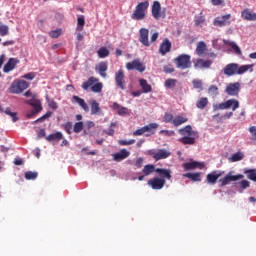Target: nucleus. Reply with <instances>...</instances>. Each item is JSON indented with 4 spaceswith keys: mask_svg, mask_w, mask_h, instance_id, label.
I'll return each instance as SVG.
<instances>
[{
    "mask_svg": "<svg viewBox=\"0 0 256 256\" xmlns=\"http://www.w3.org/2000/svg\"><path fill=\"white\" fill-rule=\"evenodd\" d=\"M241 18L244 19V21H256V13L246 8L241 12Z\"/></svg>",
    "mask_w": 256,
    "mask_h": 256,
    "instance_id": "obj_16",
    "label": "nucleus"
},
{
    "mask_svg": "<svg viewBox=\"0 0 256 256\" xmlns=\"http://www.w3.org/2000/svg\"><path fill=\"white\" fill-rule=\"evenodd\" d=\"M37 177H39V173L37 172H33V171L25 172V179H27V181H35Z\"/></svg>",
    "mask_w": 256,
    "mask_h": 256,
    "instance_id": "obj_42",
    "label": "nucleus"
},
{
    "mask_svg": "<svg viewBox=\"0 0 256 256\" xmlns=\"http://www.w3.org/2000/svg\"><path fill=\"white\" fill-rule=\"evenodd\" d=\"M72 103H78L79 106L82 107L83 111H85L86 113H89V105H87V102H85V99L79 96H73Z\"/></svg>",
    "mask_w": 256,
    "mask_h": 256,
    "instance_id": "obj_24",
    "label": "nucleus"
},
{
    "mask_svg": "<svg viewBox=\"0 0 256 256\" xmlns=\"http://www.w3.org/2000/svg\"><path fill=\"white\" fill-rule=\"evenodd\" d=\"M72 103H78L79 106L82 107L83 111H85L86 113H89V105H87V102H85V99L79 96H73Z\"/></svg>",
    "mask_w": 256,
    "mask_h": 256,
    "instance_id": "obj_23",
    "label": "nucleus"
},
{
    "mask_svg": "<svg viewBox=\"0 0 256 256\" xmlns=\"http://www.w3.org/2000/svg\"><path fill=\"white\" fill-rule=\"evenodd\" d=\"M17 63H19V60L17 58H10L8 62L4 65V73H10V71H13Z\"/></svg>",
    "mask_w": 256,
    "mask_h": 256,
    "instance_id": "obj_22",
    "label": "nucleus"
},
{
    "mask_svg": "<svg viewBox=\"0 0 256 256\" xmlns=\"http://www.w3.org/2000/svg\"><path fill=\"white\" fill-rule=\"evenodd\" d=\"M205 23V16H203V13H200V15L195 17L194 25L195 27H199Z\"/></svg>",
    "mask_w": 256,
    "mask_h": 256,
    "instance_id": "obj_44",
    "label": "nucleus"
},
{
    "mask_svg": "<svg viewBox=\"0 0 256 256\" xmlns=\"http://www.w3.org/2000/svg\"><path fill=\"white\" fill-rule=\"evenodd\" d=\"M183 167L185 169V171H193V169H203V167H205L204 163L201 162H186L183 164Z\"/></svg>",
    "mask_w": 256,
    "mask_h": 256,
    "instance_id": "obj_18",
    "label": "nucleus"
},
{
    "mask_svg": "<svg viewBox=\"0 0 256 256\" xmlns=\"http://www.w3.org/2000/svg\"><path fill=\"white\" fill-rule=\"evenodd\" d=\"M73 131L74 133H81L83 131V122H76Z\"/></svg>",
    "mask_w": 256,
    "mask_h": 256,
    "instance_id": "obj_50",
    "label": "nucleus"
},
{
    "mask_svg": "<svg viewBox=\"0 0 256 256\" xmlns=\"http://www.w3.org/2000/svg\"><path fill=\"white\" fill-rule=\"evenodd\" d=\"M239 185L240 189L243 191L245 189H249L251 183L248 180H242L237 183Z\"/></svg>",
    "mask_w": 256,
    "mask_h": 256,
    "instance_id": "obj_48",
    "label": "nucleus"
},
{
    "mask_svg": "<svg viewBox=\"0 0 256 256\" xmlns=\"http://www.w3.org/2000/svg\"><path fill=\"white\" fill-rule=\"evenodd\" d=\"M205 51H207V44L203 41L198 42L196 47L197 56L202 57V55H205Z\"/></svg>",
    "mask_w": 256,
    "mask_h": 256,
    "instance_id": "obj_31",
    "label": "nucleus"
},
{
    "mask_svg": "<svg viewBox=\"0 0 256 256\" xmlns=\"http://www.w3.org/2000/svg\"><path fill=\"white\" fill-rule=\"evenodd\" d=\"M112 109L114 111H117V113L121 116L129 115V109L127 107H123V106L119 105V103H117V102H114L112 104Z\"/></svg>",
    "mask_w": 256,
    "mask_h": 256,
    "instance_id": "obj_26",
    "label": "nucleus"
},
{
    "mask_svg": "<svg viewBox=\"0 0 256 256\" xmlns=\"http://www.w3.org/2000/svg\"><path fill=\"white\" fill-rule=\"evenodd\" d=\"M63 129L66 131V133H68V135H71V131L73 130V123L67 122L63 125Z\"/></svg>",
    "mask_w": 256,
    "mask_h": 256,
    "instance_id": "obj_53",
    "label": "nucleus"
},
{
    "mask_svg": "<svg viewBox=\"0 0 256 256\" xmlns=\"http://www.w3.org/2000/svg\"><path fill=\"white\" fill-rule=\"evenodd\" d=\"M97 53L100 59H105V57H109V49H107L106 47H101Z\"/></svg>",
    "mask_w": 256,
    "mask_h": 256,
    "instance_id": "obj_43",
    "label": "nucleus"
},
{
    "mask_svg": "<svg viewBox=\"0 0 256 256\" xmlns=\"http://www.w3.org/2000/svg\"><path fill=\"white\" fill-rule=\"evenodd\" d=\"M240 87H241V84H239V82L229 84L226 87L227 95H230V97H237V95H239Z\"/></svg>",
    "mask_w": 256,
    "mask_h": 256,
    "instance_id": "obj_12",
    "label": "nucleus"
},
{
    "mask_svg": "<svg viewBox=\"0 0 256 256\" xmlns=\"http://www.w3.org/2000/svg\"><path fill=\"white\" fill-rule=\"evenodd\" d=\"M165 73H175V68L171 66H164Z\"/></svg>",
    "mask_w": 256,
    "mask_h": 256,
    "instance_id": "obj_63",
    "label": "nucleus"
},
{
    "mask_svg": "<svg viewBox=\"0 0 256 256\" xmlns=\"http://www.w3.org/2000/svg\"><path fill=\"white\" fill-rule=\"evenodd\" d=\"M107 69H108V64L107 62H102V63H99L97 66H96V71H98L99 75L101 77H107Z\"/></svg>",
    "mask_w": 256,
    "mask_h": 256,
    "instance_id": "obj_29",
    "label": "nucleus"
},
{
    "mask_svg": "<svg viewBox=\"0 0 256 256\" xmlns=\"http://www.w3.org/2000/svg\"><path fill=\"white\" fill-rule=\"evenodd\" d=\"M245 174L247 175L250 181H254L256 183V171L255 170H246Z\"/></svg>",
    "mask_w": 256,
    "mask_h": 256,
    "instance_id": "obj_46",
    "label": "nucleus"
},
{
    "mask_svg": "<svg viewBox=\"0 0 256 256\" xmlns=\"http://www.w3.org/2000/svg\"><path fill=\"white\" fill-rule=\"evenodd\" d=\"M91 105V115H97V113H101V107H99V102L97 100H92L90 102Z\"/></svg>",
    "mask_w": 256,
    "mask_h": 256,
    "instance_id": "obj_36",
    "label": "nucleus"
},
{
    "mask_svg": "<svg viewBox=\"0 0 256 256\" xmlns=\"http://www.w3.org/2000/svg\"><path fill=\"white\" fill-rule=\"evenodd\" d=\"M152 17L156 19V21H159V19H165V12H161V3L159 1H154L152 5Z\"/></svg>",
    "mask_w": 256,
    "mask_h": 256,
    "instance_id": "obj_11",
    "label": "nucleus"
},
{
    "mask_svg": "<svg viewBox=\"0 0 256 256\" xmlns=\"http://www.w3.org/2000/svg\"><path fill=\"white\" fill-rule=\"evenodd\" d=\"M157 129H159V124L157 123H150L146 126H143L140 129H137L136 131L133 132L134 137L137 136H141V135H145L146 137H151V135H155V131H157Z\"/></svg>",
    "mask_w": 256,
    "mask_h": 256,
    "instance_id": "obj_2",
    "label": "nucleus"
},
{
    "mask_svg": "<svg viewBox=\"0 0 256 256\" xmlns=\"http://www.w3.org/2000/svg\"><path fill=\"white\" fill-rule=\"evenodd\" d=\"M210 3L214 6V7H219L221 5H225V0H210Z\"/></svg>",
    "mask_w": 256,
    "mask_h": 256,
    "instance_id": "obj_56",
    "label": "nucleus"
},
{
    "mask_svg": "<svg viewBox=\"0 0 256 256\" xmlns=\"http://www.w3.org/2000/svg\"><path fill=\"white\" fill-rule=\"evenodd\" d=\"M156 173L159 175V179H167L168 181H171L172 175H171V169L167 168H156Z\"/></svg>",
    "mask_w": 256,
    "mask_h": 256,
    "instance_id": "obj_17",
    "label": "nucleus"
},
{
    "mask_svg": "<svg viewBox=\"0 0 256 256\" xmlns=\"http://www.w3.org/2000/svg\"><path fill=\"white\" fill-rule=\"evenodd\" d=\"M174 119H175V117L173 116V114H171V113L164 114V117H163L164 123H173Z\"/></svg>",
    "mask_w": 256,
    "mask_h": 256,
    "instance_id": "obj_49",
    "label": "nucleus"
},
{
    "mask_svg": "<svg viewBox=\"0 0 256 256\" xmlns=\"http://www.w3.org/2000/svg\"><path fill=\"white\" fill-rule=\"evenodd\" d=\"M213 25L215 27H227L231 25V14L216 17L213 21Z\"/></svg>",
    "mask_w": 256,
    "mask_h": 256,
    "instance_id": "obj_10",
    "label": "nucleus"
},
{
    "mask_svg": "<svg viewBox=\"0 0 256 256\" xmlns=\"http://www.w3.org/2000/svg\"><path fill=\"white\" fill-rule=\"evenodd\" d=\"M167 157H171V152L165 149H159L157 152L153 153V159H155V161H161V159H167Z\"/></svg>",
    "mask_w": 256,
    "mask_h": 256,
    "instance_id": "obj_20",
    "label": "nucleus"
},
{
    "mask_svg": "<svg viewBox=\"0 0 256 256\" xmlns=\"http://www.w3.org/2000/svg\"><path fill=\"white\" fill-rule=\"evenodd\" d=\"M169 51H171V42L165 38L160 45V53L161 55H167Z\"/></svg>",
    "mask_w": 256,
    "mask_h": 256,
    "instance_id": "obj_27",
    "label": "nucleus"
},
{
    "mask_svg": "<svg viewBox=\"0 0 256 256\" xmlns=\"http://www.w3.org/2000/svg\"><path fill=\"white\" fill-rule=\"evenodd\" d=\"M147 9H149V1L146 0L138 3L131 15V19H133V21H143Z\"/></svg>",
    "mask_w": 256,
    "mask_h": 256,
    "instance_id": "obj_1",
    "label": "nucleus"
},
{
    "mask_svg": "<svg viewBox=\"0 0 256 256\" xmlns=\"http://www.w3.org/2000/svg\"><path fill=\"white\" fill-rule=\"evenodd\" d=\"M90 90L92 91V93H101V91H103V83L99 82L98 80L97 82L92 84Z\"/></svg>",
    "mask_w": 256,
    "mask_h": 256,
    "instance_id": "obj_40",
    "label": "nucleus"
},
{
    "mask_svg": "<svg viewBox=\"0 0 256 256\" xmlns=\"http://www.w3.org/2000/svg\"><path fill=\"white\" fill-rule=\"evenodd\" d=\"M23 79H27L28 81H33L35 79V72H29L23 76Z\"/></svg>",
    "mask_w": 256,
    "mask_h": 256,
    "instance_id": "obj_57",
    "label": "nucleus"
},
{
    "mask_svg": "<svg viewBox=\"0 0 256 256\" xmlns=\"http://www.w3.org/2000/svg\"><path fill=\"white\" fill-rule=\"evenodd\" d=\"M176 67L178 69H190L191 67V56L188 54H181L174 59Z\"/></svg>",
    "mask_w": 256,
    "mask_h": 256,
    "instance_id": "obj_4",
    "label": "nucleus"
},
{
    "mask_svg": "<svg viewBox=\"0 0 256 256\" xmlns=\"http://www.w3.org/2000/svg\"><path fill=\"white\" fill-rule=\"evenodd\" d=\"M0 33H9V26L0 22Z\"/></svg>",
    "mask_w": 256,
    "mask_h": 256,
    "instance_id": "obj_59",
    "label": "nucleus"
},
{
    "mask_svg": "<svg viewBox=\"0 0 256 256\" xmlns=\"http://www.w3.org/2000/svg\"><path fill=\"white\" fill-rule=\"evenodd\" d=\"M209 105V98L207 97H201L197 102H196V107L197 109H205Z\"/></svg>",
    "mask_w": 256,
    "mask_h": 256,
    "instance_id": "obj_37",
    "label": "nucleus"
},
{
    "mask_svg": "<svg viewBox=\"0 0 256 256\" xmlns=\"http://www.w3.org/2000/svg\"><path fill=\"white\" fill-rule=\"evenodd\" d=\"M231 107H232V111H237V109H239V100L229 99L223 103L214 104L213 110L214 111H223L225 109H231Z\"/></svg>",
    "mask_w": 256,
    "mask_h": 256,
    "instance_id": "obj_3",
    "label": "nucleus"
},
{
    "mask_svg": "<svg viewBox=\"0 0 256 256\" xmlns=\"http://www.w3.org/2000/svg\"><path fill=\"white\" fill-rule=\"evenodd\" d=\"M139 85L142 88L143 93H151V91H153L151 85L143 78L139 80Z\"/></svg>",
    "mask_w": 256,
    "mask_h": 256,
    "instance_id": "obj_30",
    "label": "nucleus"
},
{
    "mask_svg": "<svg viewBox=\"0 0 256 256\" xmlns=\"http://www.w3.org/2000/svg\"><path fill=\"white\" fill-rule=\"evenodd\" d=\"M249 132L251 133L252 135V140L253 141H256V127L255 126H252L249 128Z\"/></svg>",
    "mask_w": 256,
    "mask_h": 256,
    "instance_id": "obj_62",
    "label": "nucleus"
},
{
    "mask_svg": "<svg viewBox=\"0 0 256 256\" xmlns=\"http://www.w3.org/2000/svg\"><path fill=\"white\" fill-rule=\"evenodd\" d=\"M253 71V65H242L239 67V64H237V70L236 75H243V73H247V71Z\"/></svg>",
    "mask_w": 256,
    "mask_h": 256,
    "instance_id": "obj_34",
    "label": "nucleus"
},
{
    "mask_svg": "<svg viewBox=\"0 0 256 256\" xmlns=\"http://www.w3.org/2000/svg\"><path fill=\"white\" fill-rule=\"evenodd\" d=\"M118 143L122 146H127V145H133L135 144V139H130V140H119Z\"/></svg>",
    "mask_w": 256,
    "mask_h": 256,
    "instance_id": "obj_55",
    "label": "nucleus"
},
{
    "mask_svg": "<svg viewBox=\"0 0 256 256\" xmlns=\"http://www.w3.org/2000/svg\"><path fill=\"white\" fill-rule=\"evenodd\" d=\"M28 103L31 105V107L34 108L35 113H39V112L43 111V106H41V101L29 100Z\"/></svg>",
    "mask_w": 256,
    "mask_h": 256,
    "instance_id": "obj_33",
    "label": "nucleus"
},
{
    "mask_svg": "<svg viewBox=\"0 0 256 256\" xmlns=\"http://www.w3.org/2000/svg\"><path fill=\"white\" fill-rule=\"evenodd\" d=\"M115 83L122 91L127 89V84L125 83V71H123V69H120L115 73Z\"/></svg>",
    "mask_w": 256,
    "mask_h": 256,
    "instance_id": "obj_8",
    "label": "nucleus"
},
{
    "mask_svg": "<svg viewBox=\"0 0 256 256\" xmlns=\"http://www.w3.org/2000/svg\"><path fill=\"white\" fill-rule=\"evenodd\" d=\"M157 168H155V165L153 164H147L144 166V168L142 169V173L147 177L149 175H151V173H156Z\"/></svg>",
    "mask_w": 256,
    "mask_h": 256,
    "instance_id": "obj_32",
    "label": "nucleus"
},
{
    "mask_svg": "<svg viewBox=\"0 0 256 256\" xmlns=\"http://www.w3.org/2000/svg\"><path fill=\"white\" fill-rule=\"evenodd\" d=\"M25 89H29V84L25 80L14 81L10 86V93L14 95H19V93H23Z\"/></svg>",
    "mask_w": 256,
    "mask_h": 256,
    "instance_id": "obj_5",
    "label": "nucleus"
},
{
    "mask_svg": "<svg viewBox=\"0 0 256 256\" xmlns=\"http://www.w3.org/2000/svg\"><path fill=\"white\" fill-rule=\"evenodd\" d=\"M178 132L182 135V137H195V135H197V132L193 131L191 125H187L184 128L179 129Z\"/></svg>",
    "mask_w": 256,
    "mask_h": 256,
    "instance_id": "obj_21",
    "label": "nucleus"
},
{
    "mask_svg": "<svg viewBox=\"0 0 256 256\" xmlns=\"http://www.w3.org/2000/svg\"><path fill=\"white\" fill-rule=\"evenodd\" d=\"M166 89H173L177 85V79L169 78L164 83Z\"/></svg>",
    "mask_w": 256,
    "mask_h": 256,
    "instance_id": "obj_45",
    "label": "nucleus"
},
{
    "mask_svg": "<svg viewBox=\"0 0 256 256\" xmlns=\"http://www.w3.org/2000/svg\"><path fill=\"white\" fill-rule=\"evenodd\" d=\"M224 75L227 77H233L237 75V63H230L224 67Z\"/></svg>",
    "mask_w": 256,
    "mask_h": 256,
    "instance_id": "obj_19",
    "label": "nucleus"
},
{
    "mask_svg": "<svg viewBox=\"0 0 256 256\" xmlns=\"http://www.w3.org/2000/svg\"><path fill=\"white\" fill-rule=\"evenodd\" d=\"M223 173L225 172L217 173V171H212L211 173L207 174L206 183H208V185H215L219 177H222Z\"/></svg>",
    "mask_w": 256,
    "mask_h": 256,
    "instance_id": "obj_14",
    "label": "nucleus"
},
{
    "mask_svg": "<svg viewBox=\"0 0 256 256\" xmlns=\"http://www.w3.org/2000/svg\"><path fill=\"white\" fill-rule=\"evenodd\" d=\"M143 161V158L139 157L135 162V167H137V169H141V167H143Z\"/></svg>",
    "mask_w": 256,
    "mask_h": 256,
    "instance_id": "obj_61",
    "label": "nucleus"
},
{
    "mask_svg": "<svg viewBox=\"0 0 256 256\" xmlns=\"http://www.w3.org/2000/svg\"><path fill=\"white\" fill-rule=\"evenodd\" d=\"M244 155L243 153L241 152H237V153H234L232 156H231V161L233 163H236V161H242Z\"/></svg>",
    "mask_w": 256,
    "mask_h": 256,
    "instance_id": "obj_47",
    "label": "nucleus"
},
{
    "mask_svg": "<svg viewBox=\"0 0 256 256\" xmlns=\"http://www.w3.org/2000/svg\"><path fill=\"white\" fill-rule=\"evenodd\" d=\"M85 26V17L81 16L78 18V29H83Z\"/></svg>",
    "mask_w": 256,
    "mask_h": 256,
    "instance_id": "obj_60",
    "label": "nucleus"
},
{
    "mask_svg": "<svg viewBox=\"0 0 256 256\" xmlns=\"http://www.w3.org/2000/svg\"><path fill=\"white\" fill-rule=\"evenodd\" d=\"M131 153L127 149H121L119 152L112 154L113 161L117 163L127 159Z\"/></svg>",
    "mask_w": 256,
    "mask_h": 256,
    "instance_id": "obj_13",
    "label": "nucleus"
},
{
    "mask_svg": "<svg viewBox=\"0 0 256 256\" xmlns=\"http://www.w3.org/2000/svg\"><path fill=\"white\" fill-rule=\"evenodd\" d=\"M193 87L194 89H201V91H203V81L201 80H193L192 81Z\"/></svg>",
    "mask_w": 256,
    "mask_h": 256,
    "instance_id": "obj_52",
    "label": "nucleus"
},
{
    "mask_svg": "<svg viewBox=\"0 0 256 256\" xmlns=\"http://www.w3.org/2000/svg\"><path fill=\"white\" fill-rule=\"evenodd\" d=\"M230 47L233 49L236 55H242L241 48H239V46L235 42H231Z\"/></svg>",
    "mask_w": 256,
    "mask_h": 256,
    "instance_id": "obj_51",
    "label": "nucleus"
},
{
    "mask_svg": "<svg viewBox=\"0 0 256 256\" xmlns=\"http://www.w3.org/2000/svg\"><path fill=\"white\" fill-rule=\"evenodd\" d=\"M126 69L128 71H139V73H143L146 69L144 64L139 59H135L132 62L126 63Z\"/></svg>",
    "mask_w": 256,
    "mask_h": 256,
    "instance_id": "obj_9",
    "label": "nucleus"
},
{
    "mask_svg": "<svg viewBox=\"0 0 256 256\" xmlns=\"http://www.w3.org/2000/svg\"><path fill=\"white\" fill-rule=\"evenodd\" d=\"M139 41H140V43H142V45H145V47H149V34L148 33H140Z\"/></svg>",
    "mask_w": 256,
    "mask_h": 256,
    "instance_id": "obj_41",
    "label": "nucleus"
},
{
    "mask_svg": "<svg viewBox=\"0 0 256 256\" xmlns=\"http://www.w3.org/2000/svg\"><path fill=\"white\" fill-rule=\"evenodd\" d=\"M61 139H63V133H61V132H56V133L46 136V141H49V142L61 141Z\"/></svg>",
    "mask_w": 256,
    "mask_h": 256,
    "instance_id": "obj_35",
    "label": "nucleus"
},
{
    "mask_svg": "<svg viewBox=\"0 0 256 256\" xmlns=\"http://www.w3.org/2000/svg\"><path fill=\"white\" fill-rule=\"evenodd\" d=\"M166 180L164 178L154 177L148 180L147 185L154 191H159L165 187Z\"/></svg>",
    "mask_w": 256,
    "mask_h": 256,
    "instance_id": "obj_7",
    "label": "nucleus"
},
{
    "mask_svg": "<svg viewBox=\"0 0 256 256\" xmlns=\"http://www.w3.org/2000/svg\"><path fill=\"white\" fill-rule=\"evenodd\" d=\"M98 81H99L98 78L91 76L88 78L87 81L82 83V89L84 91H89V89H91V87H93V85H95V83H98Z\"/></svg>",
    "mask_w": 256,
    "mask_h": 256,
    "instance_id": "obj_25",
    "label": "nucleus"
},
{
    "mask_svg": "<svg viewBox=\"0 0 256 256\" xmlns=\"http://www.w3.org/2000/svg\"><path fill=\"white\" fill-rule=\"evenodd\" d=\"M179 141L183 143V145H195V137L193 136H184L179 138Z\"/></svg>",
    "mask_w": 256,
    "mask_h": 256,
    "instance_id": "obj_39",
    "label": "nucleus"
},
{
    "mask_svg": "<svg viewBox=\"0 0 256 256\" xmlns=\"http://www.w3.org/2000/svg\"><path fill=\"white\" fill-rule=\"evenodd\" d=\"M211 65H213V61L211 60H204V59H197L194 63L195 69H210Z\"/></svg>",
    "mask_w": 256,
    "mask_h": 256,
    "instance_id": "obj_15",
    "label": "nucleus"
},
{
    "mask_svg": "<svg viewBox=\"0 0 256 256\" xmlns=\"http://www.w3.org/2000/svg\"><path fill=\"white\" fill-rule=\"evenodd\" d=\"M243 174H237V175H232V172H229L228 174L225 175V177L219 179L220 187H225V185H229L231 181H239L243 179Z\"/></svg>",
    "mask_w": 256,
    "mask_h": 256,
    "instance_id": "obj_6",
    "label": "nucleus"
},
{
    "mask_svg": "<svg viewBox=\"0 0 256 256\" xmlns=\"http://www.w3.org/2000/svg\"><path fill=\"white\" fill-rule=\"evenodd\" d=\"M86 127L87 129H93V127H95V122L93 121L86 122Z\"/></svg>",
    "mask_w": 256,
    "mask_h": 256,
    "instance_id": "obj_64",
    "label": "nucleus"
},
{
    "mask_svg": "<svg viewBox=\"0 0 256 256\" xmlns=\"http://www.w3.org/2000/svg\"><path fill=\"white\" fill-rule=\"evenodd\" d=\"M208 93H210L211 95H218L219 93V88L215 85H211L209 88H208Z\"/></svg>",
    "mask_w": 256,
    "mask_h": 256,
    "instance_id": "obj_54",
    "label": "nucleus"
},
{
    "mask_svg": "<svg viewBox=\"0 0 256 256\" xmlns=\"http://www.w3.org/2000/svg\"><path fill=\"white\" fill-rule=\"evenodd\" d=\"M183 177H186L187 179H191V181H201V173L196 172V173H186L183 174Z\"/></svg>",
    "mask_w": 256,
    "mask_h": 256,
    "instance_id": "obj_38",
    "label": "nucleus"
},
{
    "mask_svg": "<svg viewBox=\"0 0 256 256\" xmlns=\"http://www.w3.org/2000/svg\"><path fill=\"white\" fill-rule=\"evenodd\" d=\"M189 119L183 115H177L174 117V120H172V125L174 127H181V125H184V123H187Z\"/></svg>",
    "mask_w": 256,
    "mask_h": 256,
    "instance_id": "obj_28",
    "label": "nucleus"
},
{
    "mask_svg": "<svg viewBox=\"0 0 256 256\" xmlns=\"http://www.w3.org/2000/svg\"><path fill=\"white\" fill-rule=\"evenodd\" d=\"M160 133H162V135H165L166 137H173V135H175V131L173 130H162L160 131Z\"/></svg>",
    "mask_w": 256,
    "mask_h": 256,
    "instance_id": "obj_58",
    "label": "nucleus"
}]
</instances>
